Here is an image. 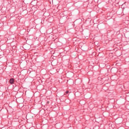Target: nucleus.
Wrapping results in <instances>:
<instances>
[{"label": "nucleus", "instance_id": "nucleus-1", "mask_svg": "<svg viewBox=\"0 0 129 129\" xmlns=\"http://www.w3.org/2000/svg\"><path fill=\"white\" fill-rule=\"evenodd\" d=\"M10 84H14L15 83V80L13 78L11 79L10 80Z\"/></svg>", "mask_w": 129, "mask_h": 129}, {"label": "nucleus", "instance_id": "nucleus-2", "mask_svg": "<svg viewBox=\"0 0 129 129\" xmlns=\"http://www.w3.org/2000/svg\"><path fill=\"white\" fill-rule=\"evenodd\" d=\"M69 91H67V92H66V93H67H67H69Z\"/></svg>", "mask_w": 129, "mask_h": 129}]
</instances>
